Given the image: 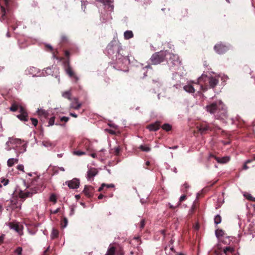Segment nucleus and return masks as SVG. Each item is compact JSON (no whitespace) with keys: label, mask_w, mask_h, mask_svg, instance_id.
<instances>
[{"label":"nucleus","mask_w":255,"mask_h":255,"mask_svg":"<svg viewBox=\"0 0 255 255\" xmlns=\"http://www.w3.org/2000/svg\"><path fill=\"white\" fill-rule=\"evenodd\" d=\"M28 188L29 191H20L19 192L18 196L20 199L24 200L26 198L31 197L33 194L41 192L43 190V182L39 176H36L32 179Z\"/></svg>","instance_id":"f257e3e1"},{"label":"nucleus","mask_w":255,"mask_h":255,"mask_svg":"<svg viewBox=\"0 0 255 255\" xmlns=\"http://www.w3.org/2000/svg\"><path fill=\"white\" fill-rule=\"evenodd\" d=\"M52 53L53 58L56 59L57 60H60V61H63V64L66 73L69 76L70 78H72L74 80V82H78L79 78L76 74V73L74 72V71L72 69V68L70 66V58L66 59L63 57H58L57 55V54L58 53V51L57 50H55L54 51L52 52Z\"/></svg>","instance_id":"f03ea898"},{"label":"nucleus","mask_w":255,"mask_h":255,"mask_svg":"<svg viewBox=\"0 0 255 255\" xmlns=\"http://www.w3.org/2000/svg\"><path fill=\"white\" fill-rule=\"evenodd\" d=\"M199 83L204 82L205 85H201V89L204 92L207 91L208 88H214L219 83V79L215 77H208L207 75L202 74L198 79Z\"/></svg>","instance_id":"7ed1b4c3"},{"label":"nucleus","mask_w":255,"mask_h":255,"mask_svg":"<svg viewBox=\"0 0 255 255\" xmlns=\"http://www.w3.org/2000/svg\"><path fill=\"white\" fill-rule=\"evenodd\" d=\"M166 54V51H164L155 52L150 59L151 63L153 65H157L164 61Z\"/></svg>","instance_id":"20e7f679"},{"label":"nucleus","mask_w":255,"mask_h":255,"mask_svg":"<svg viewBox=\"0 0 255 255\" xmlns=\"http://www.w3.org/2000/svg\"><path fill=\"white\" fill-rule=\"evenodd\" d=\"M228 117L227 109L223 102L219 108L217 114L215 115L216 119L225 120Z\"/></svg>","instance_id":"39448f33"},{"label":"nucleus","mask_w":255,"mask_h":255,"mask_svg":"<svg viewBox=\"0 0 255 255\" xmlns=\"http://www.w3.org/2000/svg\"><path fill=\"white\" fill-rule=\"evenodd\" d=\"M230 49V45L221 42H219L214 46V50L219 54H223Z\"/></svg>","instance_id":"423d86ee"},{"label":"nucleus","mask_w":255,"mask_h":255,"mask_svg":"<svg viewBox=\"0 0 255 255\" xmlns=\"http://www.w3.org/2000/svg\"><path fill=\"white\" fill-rule=\"evenodd\" d=\"M222 103L221 101H218L207 105L206 107L207 111L211 114H215L216 115Z\"/></svg>","instance_id":"0eeeda50"},{"label":"nucleus","mask_w":255,"mask_h":255,"mask_svg":"<svg viewBox=\"0 0 255 255\" xmlns=\"http://www.w3.org/2000/svg\"><path fill=\"white\" fill-rule=\"evenodd\" d=\"M120 47V44L116 40H112L107 47L108 54H113L115 52L118 53Z\"/></svg>","instance_id":"6e6552de"},{"label":"nucleus","mask_w":255,"mask_h":255,"mask_svg":"<svg viewBox=\"0 0 255 255\" xmlns=\"http://www.w3.org/2000/svg\"><path fill=\"white\" fill-rule=\"evenodd\" d=\"M198 131L202 134L207 133L209 131L211 130V128L209 125L206 123H201L197 126Z\"/></svg>","instance_id":"1a4fd4ad"},{"label":"nucleus","mask_w":255,"mask_h":255,"mask_svg":"<svg viewBox=\"0 0 255 255\" xmlns=\"http://www.w3.org/2000/svg\"><path fill=\"white\" fill-rule=\"evenodd\" d=\"M98 173L97 169L94 167H90L89 168L87 172V178L89 180H94V177Z\"/></svg>","instance_id":"9d476101"},{"label":"nucleus","mask_w":255,"mask_h":255,"mask_svg":"<svg viewBox=\"0 0 255 255\" xmlns=\"http://www.w3.org/2000/svg\"><path fill=\"white\" fill-rule=\"evenodd\" d=\"M19 112L20 114L17 116V118L21 121H27L28 115L25 109L23 107H20Z\"/></svg>","instance_id":"9b49d317"},{"label":"nucleus","mask_w":255,"mask_h":255,"mask_svg":"<svg viewBox=\"0 0 255 255\" xmlns=\"http://www.w3.org/2000/svg\"><path fill=\"white\" fill-rule=\"evenodd\" d=\"M214 158L218 163H225L228 162L230 160V158L228 156L223 157L222 158H219L213 153H210L209 154V158L211 159V158Z\"/></svg>","instance_id":"f8f14e48"},{"label":"nucleus","mask_w":255,"mask_h":255,"mask_svg":"<svg viewBox=\"0 0 255 255\" xmlns=\"http://www.w3.org/2000/svg\"><path fill=\"white\" fill-rule=\"evenodd\" d=\"M65 184H67L71 189H77L79 186L80 182L79 180L74 178L70 181L66 182Z\"/></svg>","instance_id":"ddd939ff"},{"label":"nucleus","mask_w":255,"mask_h":255,"mask_svg":"<svg viewBox=\"0 0 255 255\" xmlns=\"http://www.w3.org/2000/svg\"><path fill=\"white\" fill-rule=\"evenodd\" d=\"M94 188L91 185H86L83 192L85 195L89 198L91 197L94 193Z\"/></svg>","instance_id":"4468645a"},{"label":"nucleus","mask_w":255,"mask_h":255,"mask_svg":"<svg viewBox=\"0 0 255 255\" xmlns=\"http://www.w3.org/2000/svg\"><path fill=\"white\" fill-rule=\"evenodd\" d=\"M160 127V122H156L153 124L149 125L147 127V128L150 131H156L159 129Z\"/></svg>","instance_id":"2eb2a0df"},{"label":"nucleus","mask_w":255,"mask_h":255,"mask_svg":"<svg viewBox=\"0 0 255 255\" xmlns=\"http://www.w3.org/2000/svg\"><path fill=\"white\" fill-rule=\"evenodd\" d=\"M0 13H1V16L0 17V21L1 22L4 21L5 20H7L8 19H9V18H7L6 15V11L5 8L2 6L0 5Z\"/></svg>","instance_id":"dca6fc26"},{"label":"nucleus","mask_w":255,"mask_h":255,"mask_svg":"<svg viewBox=\"0 0 255 255\" xmlns=\"http://www.w3.org/2000/svg\"><path fill=\"white\" fill-rule=\"evenodd\" d=\"M81 106V104L78 102V100L76 98L73 99V102L70 105V108L75 110H78Z\"/></svg>","instance_id":"f3484780"},{"label":"nucleus","mask_w":255,"mask_h":255,"mask_svg":"<svg viewBox=\"0 0 255 255\" xmlns=\"http://www.w3.org/2000/svg\"><path fill=\"white\" fill-rule=\"evenodd\" d=\"M198 207V204L196 202H194L191 207V209L189 211L187 217L188 219L191 218L192 215H193Z\"/></svg>","instance_id":"a211bd4d"},{"label":"nucleus","mask_w":255,"mask_h":255,"mask_svg":"<svg viewBox=\"0 0 255 255\" xmlns=\"http://www.w3.org/2000/svg\"><path fill=\"white\" fill-rule=\"evenodd\" d=\"M8 225L10 229L14 230L17 233L20 232L21 229L18 223L10 222Z\"/></svg>","instance_id":"6ab92c4d"},{"label":"nucleus","mask_w":255,"mask_h":255,"mask_svg":"<svg viewBox=\"0 0 255 255\" xmlns=\"http://www.w3.org/2000/svg\"><path fill=\"white\" fill-rule=\"evenodd\" d=\"M7 24L8 25H10L11 29L14 31L16 28L18 27V24H17V22H15L14 19H8L7 20Z\"/></svg>","instance_id":"aec40b11"},{"label":"nucleus","mask_w":255,"mask_h":255,"mask_svg":"<svg viewBox=\"0 0 255 255\" xmlns=\"http://www.w3.org/2000/svg\"><path fill=\"white\" fill-rule=\"evenodd\" d=\"M184 90L189 93H193L195 92V89L193 86L190 84L185 85L183 87Z\"/></svg>","instance_id":"412c9836"},{"label":"nucleus","mask_w":255,"mask_h":255,"mask_svg":"<svg viewBox=\"0 0 255 255\" xmlns=\"http://www.w3.org/2000/svg\"><path fill=\"white\" fill-rule=\"evenodd\" d=\"M235 252V249L231 247H227L223 249V253L226 255L233 254Z\"/></svg>","instance_id":"4be33fe9"},{"label":"nucleus","mask_w":255,"mask_h":255,"mask_svg":"<svg viewBox=\"0 0 255 255\" xmlns=\"http://www.w3.org/2000/svg\"><path fill=\"white\" fill-rule=\"evenodd\" d=\"M18 159L17 158H9L7 161V164L8 167H12L15 163H17Z\"/></svg>","instance_id":"5701e85b"},{"label":"nucleus","mask_w":255,"mask_h":255,"mask_svg":"<svg viewBox=\"0 0 255 255\" xmlns=\"http://www.w3.org/2000/svg\"><path fill=\"white\" fill-rule=\"evenodd\" d=\"M124 38L125 39H129L133 37V34L130 30H127L124 32Z\"/></svg>","instance_id":"b1692460"},{"label":"nucleus","mask_w":255,"mask_h":255,"mask_svg":"<svg viewBox=\"0 0 255 255\" xmlns=\"http://www.w3.org/2000/svg\"><path fill=\"white\" fill-rule=\"evenodd\" d=\"M20 107H22V106L18 105L17 104H16L15 103H14L11 105V106L10 108V110L12 112H15L17 110H18V109L19 110Z\"/></svg>","instance_id":"393cba45"},{"label":"nucleus","mask_w":255,"mask_h":255,"mask_svg":"<svg viewBox=\"0 0 255 255\" xmlns=\"http://www.w3.org/2000/svg\"><path fill=\"white\" fill-rule=\"evenodd\" d=\"M116 252V248L114 247H110L105 255H115Z\"/></svg>","instance_id":"a878e982"},{"label":"nucleus","mask_w":255,"mask_h":255,"mask_svg":"<svg viewBox=\"0 0 255 255\" xmlns=\"http://www.w3.org/2000/svg\"><path fill=\"white\" fill-rule=\"evenodd\" d=\"M244 197H246V198L251 201H254L255 202V198L253 197L252 195L248 193H246L244 195Z\"/></svg>","instance_id":"bb28decb"},{"label":"nucleus","mask_w":255,"mask_h":255,"mask_svg":"<svg viewBox=\"0 0 255 255\" xmlns=\"http://www.w3.org/2000/svg\"><path fill=\"white\" fill-rule=\"evenodd\" d=\"M162 128L166 131H169L171 130L172 129V126L171 125H169V124H164L162 127Z\"/></svg>","instance_id":"cd10ccee"},{"label":"nucleus","mask_w":255,"mask_h":255,"mask_svg":"<svg viewBox=\"0 0 255 255\" xmlns=\"http://www.w3.org/2000/svg\"><path fill=\"white\" fill-rule=\"evenodd\" d=\"M139 148L143 151H145V152H148L150 150L151 148L148 146L147 145H140V146L139 147Z\"/></svg>","instance_id":"c85d7f7f"},{"label":"nucleus","mask_w":255,"mask_h":255,"mask_svg":"<svg viewBox=\"0 0 255 255\" xmlns=\"http://www.w3.org/2000/svg\"><path fill=\"white\" fill-rule=\"evenodd\" d=\"M62 96L68 100H71V94L70 91H66L62 93Z\"/></svg>","instance_id":"c756f323"},{"label":"nucleus","mask_w":255,"mask_h":255,"mask_svg":"<svg viewBox=\"0 0 255 255\" xmlns=\"http://www.w3.org/2000/svg\"><path fill=\"white\" fill-rule=\"evenodd\" d=\"M222 218L220 215H217L214 218V223L215 224L217 225L220 224L221 222Z\"/></svg>","instance_id":"7c9ffc66"},{"label":"nucleus","mask_w":255,"mask_h":255,"mask_svg":"<svg viewBox=\"0 0 255 255\" xmlns=\"http://www.w3.org/2000/svg\"><path fill=\"white\" fill-rule=\"evenodd\" d=\"M59 234V232L57 230L53 229L51 234V238L52 239L56 238L58 237Z\"/></svg>","instance_id":"2f4dec72"},{"label":"nucleus","mask_w":255,"mask_h":255,"mask_svg":"<svg viewBox=\"0 0 255 255\" xmlns=\"http://www.w3.org/2000/svg\"><path fill=\"white\" fill-rule=\"evenodd\" d=\"M215 233L217 238L223 236L224 234L223 230L219 229L216 230Z\"/></svg>","instance_id":"473e14b6"},{"label":"nucleus","mask_w":255,"mask_h":255,"mask_svg":"<svg viewBox=\"0 0 255 255\" xmlns=\"http://www.w3.org/2000/svg\"><path fill=\"white\" fill-rule=\"evenodd\" d=\"M74 154L78 155V156H81L86 154V152L85 151L78 150H75L73 152Z\"/></svg>","instance_id":"72a5a7b5"},{"label":"nucleus","mask_w":255,"mask_h":255,"mask_svg":"<svg viewBox=\"0 0 255 255\" xmlns=\"http://www.w3.org/2000/svg\"><path fill=\"white\" fill-rule=\"evenodd\" d=\"M68 224V220L66 218L64 217L61 222V225L62 228H65Z\"/></svg>","instance_id":"f704fd0d"},{"label":"nucleus","mask_w":255,"mask_h":255,"mask_svg":"<svg viewBox=\"0 0 255 255\" xmlns=\"http://www.w3.org/2000/svg\"><path fill=\"white\" fill-rule=\"evenodd\" d=\"M253 161V160H250V159H248L244 163V165H243V169L244 170H247L249 168V167L247 166V164L248 163H251Z\"/></svg>","instance_id":"c9c22d12"},{"label":"nucleus","mask_w":255,"mask_h":255,"mask_svg":"<svg viewBox=\"0 0 255 255\" xmlns=\"http://www.w3.org/2000/svg\"><path fill=\"white\" fill-rule=\"evenodd\" d=\"M186 198H187L186 195H182L179 199V201L177 205V206H180L181 205V202H183V201H184L185 200H186Z\"/></svg>","instance_id":"e433bc0d"},{"label":"nucleus","mask_w":255,"mask_h":255,"mask_svg":"<svg viewBox=\"0 0 255 255\" xmlns=\"http://www.w3.org/2000/svg\"><path fill=\"white\" fill-rule=\"evenodd\" d=\"M49 200L50 201L53 202L54 203H55L57 201V198H56V196L53 194L50 195Z\"/></svg>","instance_id":"4c0bfd02"},{"label":"nucleus","mask_w":255,"mask_h":255,"mask_svg":"<svg viewBox=\"0 0 255 255\" xmlns=\"http://www.w3.org/2000/svg\"><path fill=\"white\" fill-rule=\"evenodd\" d=\"M0 182L3 184L4 186L7 185L9 183V180L7 179H1L0 180Z\"/></svg>","instance_id":"58836bf2"},{"label":"nucleus","mask_w":255,"mask_h":255,"mask_svg":"<svg viewBox=\"0 0 255 255\" xmlns=\"http://www.w3.org/2000/svg\"><path fill=\"white\" fill-rule=\"evenodd\" d=\"M61 41L62 42L65 43L68 41V38L65 35H62L61 36Z\"/></svg>","instance_id":"ea45409f"},{"label":"nucleus","mask_w":255,"mask_h":255,"mask_svg":"<svg viewBox=\"0 0 255 255\" xmlns=\"http://www.w3.org/2000/svg\"><path fill=\"white\" fill-rule=\"evenodd\" d=\"M43 144L46 147L52 146L53 145L52 143L49 141H43Z\"/></svg>","instance_id":"a19ab883"},{"label":"nucleus","mask_w":255,"mask_h":255,"mask_svg":"<svg viewBox=\"0 0 255 255\" xmlns=\"http://www.w3.org/2000/svg\"><path fill=\"white\" fill-rule=\"evenodd\" d=\"M55 117H51L48 122L49 126H52L54 124Z\"/></svg>","instance_id":"79ce46f5"},{"label":"nucleus","mask_w":255,"mask_h":255,"mask_svg":"<svg viewBox=\"0 0 255 255\" xmlns=\"http://www.w3.org/2000/svg\"><path fill=\"white\" fill-rule=\"evenodd\" d=\"M22 249L21 247H18L15 251V253L18 255H20L22 253Z\"/></svg>","instance_id":"37998d69"},{"label":"nucleus","mask_w":255,"mask_h":255,"mask_svg":"<svg viewBox=\"0 0 255 255\" xmlns=\"http://www.w3.org/2000/svg\"><path fill=\"white\" fill-rule=\"evenodd\" d=\"M31 121V122H32V124L36 127L38 124V121L37 119H34V118H31L30 119Z\"/></svg>","instance_id":"c03bdc74"},{"label":"nucleus","mask_w":255,"mask_h":255,"mask_svg":"<svg viewBox=\"0 0 255 255\" xmlns=\"http://www.w3.org/2000/svg\"><path fill=\"white\" fill-rule=\"evenodd\" d=\"M145 220L144 219L141 220V221H140V224H139L140 228L143 229L145 226Z\"/></svg>","instance_id":"a18cd8bd"},{"label":"nucleus","mask_w":255,"mask_h":255,"mask_svg":"<svg viewBox=\"0 0 255 255\" xmlns=\"http://www.w3.org/2000/svg\"><path fill=\"white\" fill-rule=\"evenodd\" d=\"M120 148L119 147H117L115 148L114 154L116 155H118L120 153Z\"/></svg>","instance_id":"49530a36"},{"label":"nucleus","mask_w":255,"mask_h":255,"mask_svg":"<svg viewBox=\"0 0 255 255\" xmlns=\"http://www.w3.org/2000/svg\"><path fill=\"white\" fill-rule=\"evenodd\" d=\"M69 118L66 117H62L60 118V121L61 122H67L69 121Z\"/></svg>","instance_id":"de8ad7c7"},{"label":"nucleus","mask_w":255,"mask_h":255,"mask_svg":"<svg viewBox=\"0 0 255 255\" xmlns=\"http://www.w3.org/2000/svg\"><path fill=\"white\" fill-rule=\"evenodd\" d=\"M17 169L18 170L24 171V166L22 164H19V165H17Z\"/></svg>","instance_id":"09e8293b"},{"label":"nucleus","mask_w":255,"mask_h":255,"mask_svg":"<svg viewBox=\"0 0 255 255\" xmlns=\"http://www.w3.org/2000/svg\"><path fill=\"white\" fill-rule=\"evenodd\" d=\"M70 52L68 50L64 51V55L66 59L70 58Z\"/></svg>","instance_id":"8fccbe9b"},{"label":"nucleus","mask_w":255,"mask_h":255,"mask_svg":"<svg viewBox=\"0 0 255 255\" xmlns=\"http://www.w3.org/2000/svg\"><path fill=\"white\" fill-rule=\"evenodd\" d=\"M4 1V4L6 7V10H7V11L8 12L9 11V0H7L6 1Z\"/></svg>","instance_id":"3c124183"},{"label":"nucleus","mask_w":255,"mask_h":255,"mask_svg":"<svg viewBox=\"0 0 255 255\" xmlns=\"http://www.w3.org/2000/svg\"><path fill=\"white\" fill-rule=\"evenodd\" d=\"M45 47L46 48H47V49H48V50L50 51V52H52L53 50V49L52 48V47L49 45V44H46L45 45Z\"/></svg>","instance_id":"603ef678"},{"label":"nucleus","mask_w":255,"mask_h":255,"mask_svg":"<svg viewBox=\"0 0 255 255\" xmlns=\"http://www.w3.org/2000/svg\"><path fill=\"white\" fill-rule=\"evenodd\" d=\"M81 6H82V9H83V10L85 11V8H86V2L82 1V3H81Z\"/></svg>","instance_id":"864d4df0"},{"label":"nucleus","mask_w":255,"mask_h":255,"mask_svg":"<svg viewBox=\"0 0 255 255\" xmlns=\"http://www.w3.org/2000/svg\"><path fill=\"white\" fill-rule=\"evenodd\" d=\"M106 186V184L103 183L101 186L99 187L98 191L101 192L103 190L104 187Z\"/></svg>","instance_id":"5fc2aeb1"},{"label":"nucleus","mask_w":255,"mask_h":255,"mask_svg":"<svg viewBox=\"0 0 255 255\" xmlns=\"http://www.w3.org/2000/svg\"><path fill=\"white\" fill-rule=\"evenodd\" d=\"M89 143L88 141H86L85 143V145L86 146V148L87 150H88L89 149Z\"/></svg>","instance_id":"6e6d98bb"},{"label":"nucleus","mask_w":255,"mask_h":255,"mask_svg":"<svg viewBox=\"0 0 255 255\" xmlns=\"http://www.w3.org/2000/svg\"><path fill=\"white\" fill-rule=\"evenodd\" d=\"M106 186L107 188H113L115 187V185L113 184H106Z\"/></svg>","instance_id":"4d7b16f0"},{"label":"nucleus","mask_w":255,"mask_h":255,"mask_svg":"<svg viewBox=\"0 0 255 255\" xmlns=\"http://www.w3.org/2000/svg\"><path fill=\"white\" fill-rule=\"evenodd\" d=\"M168 205H169V208L171 209H174L178 207V206H177V205L176 206H174L172 205H171L170 203H168Z\"/></svg>","instance_id":"13d9d810"},{"label":"nucleus","mask_w":255,"mask_h":255,"mask_svg":"<svg viewBox=\"0 0 255 255\" xmlns=\"http://www.w3.org/2000/svg\"><path fill=\"white\" fill-rule=\"evenodd\" d=\"M183 187H184V188L186 190L189 187V186L188 185L187 183H185L183 184Z\"/></svg>","instance_id":"bf43d9fd"},{"label":"nucleus","mask_w":255,"mask_h":255,"mask_svg":"<svg viewBox=\"0 0 255 255\" xmlns=\"http://www.w3.org/2000/svg\"><path fill=\"white\" fill-rule=\"evenodd\" d=\"M48 252H49V248H47L45 251L43 252V255H48Z\"/></svg>","instance_id":"052dcab7"},{"label":"nucleus","mask_w":255,"mask_h":255,"mask_svg":"<svg viewBox=\"0 0 255 255\" xmlns=\"http://www.w3.org/2000/svg\"><path fill=\"white\" fill-rule=\"evenodd\" d=\"M70 115L74 118H77V115L75 113H70Z\"/></svg>","instance_id":"680f3d73"},{"label":"nucleus","mask_w":255,"mask_h":255,"mask_svg":"<svg viewBox=\"0 0 255 255\" xmlns=\"http://www.w3.org/2000/svg\"><path fill=\"white\" fill-rule=\"evenodd\" d=\"M59 211V209L58 208L57 209H56L55 210L53 211H51V213L52 214H56Z\"/></svg>","instance_id":"e2e57ef3"},{"label":"nucleus","mask_w":255,"mask_h":255,"mask_svg":"<svg viewBox=\"0 0 255 255\" xmlns=\"http://www.w3.org/2000/svg\"><path fill=\"white\" fill-rule=\"evenodd\" d=\"M74 213V208H72L71 209V211H70V215L71 216V215H73Z\"/></svg>","instance_id":"0e129e2a"},{"label":"nucleus","mask_w":255,"mask_h":255,"mask_svg":"<svg viewBox=\"0 0 255 255\" xmlns=\"http://www.w3.org/2000/svg\"><path fill=\"white\" fill-rule=\"evenodd\" d=\"M3 236H0V245L3 242Z\"/></svg>","instance_id":"69168bd1"},{"label":"nucleus","mask_w":255,"mask_h":255,"mask_svg":"<svg viewBox=\"0 0 255 255\" xmlns=\"http://www.w3.org/2000/svg\"><path fill=\"white\" fill-rule=\"evenodd\" d=\"M103 197H104V195L103 194H100L99 195L98 198L99 199H102L103 198Z\"/></svg>","instance_id":"338daca9"},{"label":"nucleus","mask_w":255,"mask_h":255,"mask_svg":"<svg viewBox=\"0 0 255 255\" xmlns=\"http://www.w3.org/2000/svg\"><path fill=\"white\" fill-rule=\"evenodd\" d=\"M169 247H170V250L171 251H172V252H175V250H174L173 246L172 245H171Z\"/></svg>","instance_id":"774afa93"}]
</instances>
